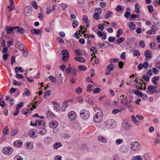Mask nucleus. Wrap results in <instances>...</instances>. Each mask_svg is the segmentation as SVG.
<instances>
[{
    "mask_svg": "<svg viewBox=\"0 0 160 160\" xmlns=\"http://www.w3.org/2000/svg\"><path fill=\"white\" fill-rule=\"evenodd\" d=\"M141 144L138 142H132L130 143V148L133 151H138L141 149Z\"/></svg>",
    "mask_w": 160,
    "mask_h": 160,
    "instance_id": "f257e3e1",
    "label": "nucleus"
},
{
    "mask_svg": "<svg viewBox=\"0 0 160 160\" xmlns=\"http://www.w3.org/2000/svg\"><path fill=\"white\" fill-rule=\"evenodd\" d=\"M105 125L106 127L109 129L114 128L116 126L115 121L112 119H108L105 122Z\"/></svg>",
    "mask_w": 160,
    "mask_h": 160,
    "instance_id": "f03ea898",
    "label": "nucleus"
},
{
    "mask_svg": "<svg viewBox=\"0 0 160 160\" xmlns=\"http://www.w3.org/2000/svg\"><path fill=\"white\" fill-rule=\"evenodd\" d=\"M80 116L83 119H88L90 115L89 111L85 109L81 110L80 112Z\"/></svg>",
    "mask_w": 160,
    "mask_h": 160,
    "instance_id": "7ed1b4c3",
    "label": "nucleus"
},
{
    "mask_svg": "<svg viewBox=\"0 0 160 160\" xmlns=\"http://www.w3.org/2000/svg\"><path fill=\"white\" fill-rule=\"evenodd\" d=\"M103 113L100 112L98 114H95L93 118V120L95 123H99L102 120V118Z\"/></svg>",
    "mask_w": 160,
    "mask_h": 160,
    "instance_id": "20e7f679",
    "label": "nucleus"
},
{
    "mask_svg": "<svg viewBox=\"0 0 160 160\" xmlns=\"http://www.w3.org/2000/svg\"><path fill=\"white\" fill-rule=\"evenodd\" d=\"M13 151V149L11 147H5L3 148L2 152L3 153L8 156L11 154Z\"/></svg>",
    "mask_w": 160,
    "mask_h": 160,
    "instance_id": "39448f33",
    "label": "nucleus"
},
{
    "mask_svg": "<svg viewBox=\"0 0 160 160\" xmlns=\"http://www.w3.org/2000/svg\"><path fill=\"white\" fill-rule=\"evenodd\" d=\"M68 117L69 119L73 121L77 118L76 113L73 111H71L69 112L68 114Z\"/></svg>",
    "mask_w": 160,
    "mask_h": 160,
    "instance_id": "423d86ee",
    "label": "nucleus"
},
{
    "mask_svg": "<svg viewBox=\"0 0 160 160\" xmlns=\"http://www.w3.org/2000/svg\"><path fill=\"white\" fill-rule=\"evenodd\" d=\"M147 93L149 94H153L155 92V86L149 85L147 88Z\"/></svg>",
    "mask_w": 160,
    "mask_h": 160,
    "instance_id": "0eeeda50",
    "label": "nucleus"
},
{
    "mask_svg": "<svg viewBox=\"0 0 160 160\" xmlns=\"http://www.w3.org/2000/svg\"><path fill=\"white\" fill-rule=\"evenodd\" d=\"M25 14L28 16L31 14L32 12V9L31 7L30 6H27L24 9Z\"/></svg>",
    "mask_w": 160,
    "mask_h": 160,
    "instance_id": "6e6552de",
    "label": "nucleus"
},
{
    "mask_svg": "<svg viewBox=\"0 0 160 160\" xmlns=\"http://www.w3.org/2000/svg\"><path fill=\"white\" fill-rule=\"evenodd\" d=\"M122 126L123 129L125 130H129L130 129V125L127 122H123L122 123Z\"/></svg>",
    "mask_w": 160,
    "mask_h": 160,
    "instance_id": "1a4fd4ad",
    "label": "nucleus"
},
{
    "mask_svg": "<svg viewBox=\"0 0 160 160\" xmlns=\"http://www.w3.org/2000/svg\"><path fill=\"white\" fill-rule=\"evenodd\" d=\"M58 125V123L56 120L52 121L49 123V126L52 128H55Z\"/></svg>",
    "mask_w": 160,
    "mask_h": 160,
    "instance_id": "9d476101",
    "label": "nucleus"
},
{
    "mask_svg": "<svg viewBox=\"0 0 160 160\" xmlns=\"http://www.w3.org/2000/svg\"><path fill=\"white\" fill-rule=\"evenodd\" d=\"M18 28V26L8 27L7 26L6 27V30L7 31V34H9L11 33L13 30L16 29Z\"/></svg>",
    "mask_w": 160,
    "mask_h": 160,
    "instance_id": "9b49d317",
    "label": "nucleus"
},
{
    "mask_svg": "<svg viewBox=\"0 0 160 160\" xmlns=\"http://www.w3.org/2000/svg\"><path fill=\"white\" fill-rule=\"evenodd\" d=\"M99 141L103 143H105L107 142L106 138L102 135L99 136L98 137Z\"/></svg>",
    "mask_w": 160,
    "mask_h": 160,
    "instance_id": "f8f14e48",
    "label": "nucleus"
},
{
    "mask_svg": "<svg viewBox=\"0 0 160 160\" xmlns=\"http://www.w3.org/2000/svg\"><path fill=\"white\" fill-rule=\"evenodd\" d=\"M52 141V138L50 137H47L45 138L44 140V142L46 144H50Z\"/></svg>",
    "mask_w": 160,
    "mask_h": 160,
    "instance_id": "ddd939ff",
    "label": "nucleus"
},
{
    "mask_svg": "<svg viewBox=\"0 0 160 160\" xmlns=\"http://www.w3.org/2000/svg\"><path fill=\"white\" fill-rule=\"evenodd\" d=\"M144 54L145 56L148 58H152L151 56L152 53L151 51L150 50H148L145 51Z\"/></svg>",
    "mask_w": 160,
    "mask_h": 160,
    "instance_id": "4468645a",
    "label": "nucleus"
},
{
    "mask_svg": "<svg viewBox=\"0 0 160 160\" xmlns=\"http://www.w3.org/2000/svg\"><path fill=\"white\" fill-rule=\"evenodd\" d=\"M52 103L54 105V110L57 112L59 110L60 107L59 104L55 102H53Z\"/></svg>",
    "mask_w": 160,
    "mask_h": 160,
    "instance_id": "2eb2a0df",
    "label": "nucleus"
},
{
    "mask_svg": "<svg viewBox=\"0 0 160 160\" xmlns=\"http://www.w3.org/2000/svg\"><path fill=\"white\" fill-rule=\"evenodd\" d=\"M13 144L15 146L20 147L22 146V142L21 140H19L17 141H15L13 142Z\"/></svg>",
    "mask_w": 160,
    "mask_h": 160,
    "instance_id": "dca6fc26",
    "label": "nucleus"
},
{
    "mask_svg": "<svg viewBox=\"0 0 160 160\" xmlns=\"http://www.w3.org/2000/svg\"><path fill=\"white\" fill-rule=\"evenodd\" d=\"M122 97H123V98H122L121 100V102L122 104L124 106L126 105L127 104V98L126 97H124V96L123 95H122Z\"/></svg>",
    "mask_w": 160,
    "mask_h": 160,
    "instance_id": "f3484780",
    "label": "nucleus"
},
{
    "mask_svg": "<svg viewBox=\"0 0 160 160\" xmlns=\"http://www.w3.org/2000/svg\"><path fill=\"white\" fill-rule=\"evenodd\" d=\"M151 158L148 154H145L142 157V160H151Z\"/></svg>",
    "mask_w": 160,
    "mask_h": 160,
    "instance_id": "a211bd4d",
    "label": "nucleus"
},
{
    "mask_svg": "<svg viewBox=\"0 0 160 160\" xmlns=\"http://www.w3.org/2000/svg\"><path fill=\"white\" fill-rule=\"evenodd\" d=\"M131 119L133 121V122L137 126H138L139 125V123L138 121L135 116L134 115H132L131 116Z\"/></svg>",
    "mask_w": 160,
    "mask_h": 160,
    "instance_id": "6ab92c4d",
    "label": "nucleus"
},
{
    "mask_svg": "<svg viewBox=\"0 0 160 160\" xmlns=\"http://www.w3.org/2000/svg\"><path fill=\"white\" fill-rule=\"evenodd\" d=\"M62 144L60 142H57L55 143L53 145V148L55 149H58V148L61 147Z\"/></svg>",
    "mask_w": 160,
    "mask_h": 160,
    "instance_id": "aec40b11",
    "label": "nucleus"
},
{
    "mask_svg": "<svg viewBox=\"0 0 160 160\" xmlns=\"http://www.w3.org/2000/svg\"><path fill=\"white\" fill-rule=\"evenodd\" d=\"M14 70L16 73H17L19 72V71H20L21 72H23L24 70H23V68L21 67H16L14 68Z\"/></svg>",
    "mask_w": 160,
    "mask_h": 160,
    "instance_id": "412c9836",
    "label": "nucleus"
},
{
    "mask_svg": "<svg viewBox=\"0 0 160 160\" xmlns=\"http://www.w3.org/2000/svg\"><path fill=\"white\" fill-rule=\"evenodd\" d=\"M31 32L33 34L38 35L40 33V31L39 29H32L31 30Z\"/></svg>",
    "mask_w": 160,
    "mask_h": 160,
    "instance_id": "4be33fe9",
    "label": "nucleus"
},
{
    "mask_svg": "<svg viewBox=\"0 0 160 160\" xmlns=\"http://www.w3.org/2000/svg\"><path fill=\"white\" fill-rule=\"evenodd\" d=\"M112 14V12L109 11L106 13L105 15L104 18L106 19H108L109 17H111Z\"/></svg>",
    "mask_w": 160,
    "mask_h": 160,
    "instance_id": "5701e85b",
    "label": "nucleus"
},
{
    "mask_svg": "<svg viewBox=\"0 0 160 160\" xmlns=\"http://www.w3.org/2000/svg\"><path fill=\"white\" fill-rule=\"evenodd\" d=\"M74 59L77 61L82 62H84L85 61V60L84 58L80 57H75Z\"/></svg>",
    "mask_w": 160,
    "mask_h": 160,
    "instance_id": "b1692460",
    "label": "nucleus"
},
{
    "mask_svg": "<svg viewBox=\"0 0 160 160\" xmlns=\"http://www.w3.org/2000/svg\"><path fill=\"white\" fill-rule=\"evenodd\" d=\"M129 27L132 30H134L136 28L135 24L132 22L130 23L129 25Z\"/></svg>",
    "mask_w": 160,
    "mask_h": 160,
    "instance_id": "393cba45",
    "label": "nucleus"
},
{
    "mask_svg": "<svg viewBox=\"0 0 160 160\" xmlns=\"http://www.w3.org/2000/svg\"><path fill=\"white\" fill-rule=\"evenodd\" d=\"M142 82L141 81L139 83H138L137 85L136 86V88L138 90H142Z\"/></svg>",
    "mask_w": 160,
    "mask_h": 160,
    "instance_id": "a878e982",
    "label": "nucleus"
},
{
    "mask_svg": "<svg viewBox=\"0 0 160 160\" xmlns=\"http://www.w3.org/2000/svg\"><path fill=\"white\" fill-rule=\"evenodd\" d=\"M115 68L114 65L111 64L108 65L107 67V69L109 70V71L112 70Z\"/></svg>",
    "mask_w": 160,
    "mask_h": 160,
    "instance_id": "bb28decb",
    "label": "nucleus"
},
{
    "mask_svg": "<svg viewBox=\"0 0 160 160\" xmlns=\"http://www.w3.org/2000/svg\"><path fill=\"white\" fill-rule=\"evenodd\" d=\"M159 78L158 76H155L152 78V82L154 84H157L156 81H158L159 79Z\"/></svg>",
    "mask_w": 160,
    "mask_h": 160,
    "instance_id": "cd10ccee",
    "label": "nucleus"
},
{
    "mask_svg": "<svg viewBox=\"0 0 160 160\" xmlns=\"http://www.w3.org/2000/svg\"><path fill=\"white\" fill-rule=\"evenodd\" d=\"M23 106V102H21L18 104L16 105V110H19L20 108Z\"/></svg>",
    "mask_w": 160,
    "mask_h": 160,
    "instance_id": "c85d7f7f",
    "label": "nucleus"
},
{
    "mask_svg": "<svg viewBox=\"0 0 160 160\" xmlns=\"http://www.w3.org/2000/svg\"><path fill=\"white\" fill-rule=\"evenodd\" d=\"M151 20L154 23H157L159 22V20L154 16H152L151 18Z\"/></svg>",
    "mask_w": 160,
    "mask_h": 160,
    "instance_id": "c756f323",
    "label": "nucleus"
},
{
    "mask_svg": "<svg viewBox=\"0 0 160 160\" xmlns=\"http://www.w3.org/2000/svg\"><path fill=\"white\" fill-rule=\"evenodd\" d=\"M36 130L35 129H32L29 132V135L31 137L35 135V133Z\"/></svg>",
    "mask_w": 160,
    "mask_h": 160,
    "instance_id": "7c9ffc66",
    "label": "nucleus"
},
{
    "mask_svg": "<svg viewBox=\"0 0 160 160\" xmlns=\"http://www.w3.org/2000/svg\"><path fill=\"white\" fill-rule=\"evenodd\" d=\"M9 132V130L8 126H6L3 129L2 132L3 135H7Z\"/></svg>",
    "mask_w": 160,
    "mask_h": 160,
    "instance_id": "2f4dec72",
    "label": "nucleus"
},
{
    "mask_svg": "<svg viewBox=\"0 0 160 160\" xmlns=\"http://www.w3.org/2000/svg\"><path fill=\"white\" fill-rule=\"evenodd\" d=\"M37 125H42L43 124V126L45 123V122L43 120H35Z\"/></svg>",
    "mask_w": 160,
    "mask_h": 160,
    "instance_id": "473e14b6",
    "label": "nucleus"
},
{
    "mask_svg": "<svg viewBox=\"0 0 160 160\" xmlns=\"http://www.w3.org/2000/svg\"><path fill=\"white\" fill-rule=\"evenodd\" d=\"M51 91L49 90H46L44 93V98H47V96H49L51 94Z\"/></svg>",
    "mask_w": 160,
    "mask_h": 160,
    "instance_id": "72a5a7b5",
    "label": "nucleus"
},
{
    "mask_svg": "<svg viewBox=\"0 0 160 160\" xmlns=\"http://www.w3.org/2000/svg\"><path fill=\"white\" fill-rule=\"evenodd\" d=\"M26 91H24L23 93V96L24 97L25 95L29 96L30 95V92L29 90H28L27 88H25Z\"/></svg>",
    "mask_w": 160,
    "mask_h": 160,
    "instance_id": "f704fd0d",
    "label": "nucleus"
},
{
    "mask_svg": "<svg viewBox=\"0 0 160 160\" xmlns=\"http://www.w3.org/2000/svg\"><path fill=\"white\" fill-rule=\"evenodd\" d=\"M151 29L149 30H148L147 32V33H148L149 34H152L153 33L152 32H155V30L154 29V26H152L151 27Z\"/></svg>",
    "mask_w": 160,
    "mask_h": 160,
    "instance_id": "c9c22d12",
    "label": "nucleus"
},
{
    "mask_svg": "<svg viewBox=\"0 0 160 160\" xmlns=\"http://www.w3.org/2000/svg\"><path fill=\"white\" fill-rule=\"evenodd\" d=\"M78 68L79 70L85 71L87 69V68L84 66L80 65L78 67Z\"/></svg>",
    "mask_w": 160,
    "mask_h": 160,
    "instance_id": "e433bc0d",
    "label": "nucleus"
},
{
    "mask_svg": "<svg viewBox=\"0 0 160 160\" xmlns=\"http://www.w3.org/2000/svg\"><path fill=\"white\" fill-rule=\"evenodd\" d=\"M132 160H142V156L138 155L136 156L133 157L132 158Z\"/></svg>",
    "mask_w": 160,
    "mask_h": 160,
    "instance_id": "4c0bfd02",
    "label": "nucleus"
},
{
    "mask_svg": "<svg viewBox=\"0 0 160 160\" xmlns=\"http://www.w3.org/2000/svg\"><path fill=\"white\" fill-rule=\"evenodd\" d=\"M13 84L14 86H20L21 85V83L17 81L16 80L14 79L13 80Z\"/></svg>",
    "mask_w": 160,
    "mask_h": 160,
    "instance_id": "58836bf2",
    "label": "nucleus"
},
{
    "mask_svg": "<svg viewBox=\"0 0 160 160\" xmlns=\"http://www.w3.org/2000/svg\"><path fill=\"white\" fill-rule=\"evenodd\" d=\"M125 106L128 108L130 112H132L133 111L134 108L132 106L130 105H128L127 104Z\"/></svg>",
    "mask_w": 160,
    "mask_h": 160,
    "instance_id": "ea45409f",
    "label": "nucleus"
},
{
    "mask_svg": "<svg viewBox=\"0 0 160 160\" xmlns=\"http://www.w3.org/2000/svg\"><path fill=\"white\" fill-rule=\"evenodd\" d=\"M134 93L138 97H141L142 95V92L138 90H136L134 92Z\"/></svg>",
    "mask_w": 160,
    "mask_h": 160,
    "instance_id": "a19ab883",
    "label": "nucleus"
},
{
    "mask_svg": "<svg viewBox=\"0 0 160 160\" xmlns=\"http://www.w3.org/2000/svg\"><path fill=\"white\" fill-rule=\"evenodd\" d=\"M26 147L27 148L30 149H32L33 148L32 144L29 142L26 143Z\"/></svg>",
    "mask_w": 160,
    "mask_h": 160,
    "instance_id": "79ce46f5",
    "label": "nucleus"
},
{
    "mask_svg": "<svg viewBox=\"0 0 160 160\" xmlns=\"http://www.w3.org/2000/svg\"><path fill=\"white\" fill-rule=\"evenodd\" d=\"M122 30L121 29H119L117 32L116 37L118 38L120 37V35L122 33Z\"/></svg>",
    "mask_w": 160,
    "mask_h": 160,
    "instance_id": "37998d69",
    "label": "nucleus"
},
{
    "mask_svg": "<svg viewBox=\"0 0 160 160\" xmlns=\"http://www.w3.org/2000/svg\"><path fill=\"white\" fill-rule=\"evenodd\" d=\"M125 40V39L124 38L121 37L117 40L116 41V43L117 44H119L124 41Z\"/></svg>",
    "mask_w": 160,
    "mask_h": 160,
    "instance_id": "c03bdc74",
    "label": "nucleus"
},
{
    "mask_svg": "<svg viewBox=\"0 0 160 160\" xmlns=\"http://www.w3.org/2000/svg\"><path fill=\"white\" fill-rule=\"evenodd\" d=\"M17 29V31L20 33V34H22L24 32V30L23 28H19L18 27V28H16Z\"/></svg>",
    "mask_w": 160,
    "mask_h": 160,
    "instance_id": "a18cd8bd",
    "label": "nucleus"
},
{
    "mask_svg": "<svg viewBox=\"0 0 160 160\" xmlns=\"http://www.w3.org/2000/svg\"><path fill=\"white\" fill-rule=\"evenodd\" d=\"M48 78L51 80L52 82L55 83L56 82V78L52 76H49L48 77Z\"/></svg>",
    "mask_w": 160,
    "mask_h": 160,
    "instance_id": "49530a36",
    "label": "nucleus"
},
{
    "mask_svg": "<svg viewBox=\"0 0 160 160\" xmlns=\"http://www.w3.org/2000/svg\"><path fill=\"white\" fill-rule=\"evenodd\" d=\"M119 62V60L117 58H114L113 59L112 58L111 59L109 60L110 62L112 64L113 62Z\"/></svg>",
    "mask_w": 160,
    "mask_h": 160,
    "instance_id": "de8ad7c7",
    "label": "nucleus"
},
{
    "mask_svg": "<svg viewBox=\"0 0 160 160\" xmlns=\"http://www.w3.org/2000/svg\"><path fill=\"white\" fill-rule=\"evenodd\" d=\"M94 110L96 112L95 114H98V113L100 112H102L101 109L99 107H96L94 108Z\"/></svg>",
    "mask_w": 160,
    "mask_h": 160,
    "instance_id": "09e8293b",
    "label": "nucleus"
},
{
    "mask_svg": "<svg viewBox=\"0 0 160 160\" xmlns=\"http://www.w3.org/2000/svg\"><path fill=\"white\" fill-rule=\"evenodd\" d=\"M47 132L46 129L45 128L43 129L42 131L39 132V134L42 136H43L45 135Z\"/></svg>",
    "mask_w": 160,
    "mask_h": 160,
    "instance_id": "8fccbe9b",
    "label": "nucleus"
},
{
    "mask_svg": "<svg viewBox=\"0 0 160 160\" xmlns=\"http://www.w3.org/2000/svg\"><path fill=\"white\" fill-rule=\"evenodd\" d=\"M115 142L117 145H119L123 142V140L122 139H118L116 140Z\"/></svg>",
    "mask_w": 160,
    "mask_h": 160,
    "instance_id": "3c124183",
    "label": "nucleus"
},
{
    "mask_svg": "<svg viewBox=\"0 0 160 160\" xmlns=\"http://www.w3.org/2000/svg\"><path fill=\"white\" fill-rule=\"evenodd\" d=\"M133 54L135 56H138L140 55V52L138 50H135L134 51Z\"/></svg>",
    "mask_w": 160,
    "mask_h": 160,
    "instance_id": "603ef678",
    "label": "nucleus"
},
{
    "mask_svg": "<svg viewBox=\"0 0 160 160\" xmlns=\"http://www.w3.org/2000/svg\"><path fill=\"white\" fill-rule=\"evenodd\" d=\"M142 78H143L146 82H148L149 80V77L147 75H143Z\"/></svg>",
    "mask_w": 160,
    "mask_h": 160,
    "instance_id": "864d4df0",
    "label": "nucleus"
},
{
    "mask_svg": "<svg viewBox=\"0 0 160 160\" xmlns=\"http://www.w3.org/2000/svg\"><path fill=\"white\" fill-rule=\"evenodd\" d=\"M122 111V109L118 110V109H115L112 110V112L113 114H116L118 112H121V111Z\"/></svg>",
    "mask_w": 160,
    "mask_h": 160,
    "instance_id": "5fc2aeb1",
    "label": "nucleus"
},
{
    "mask_svg": "<svg viewBox=\"0 0 160 160\" xmlns=\"http://www.w3.org/2000/svg\"><path fill=\"white\" fill-rule=\"evenodd\" d=\"M155 92L159 93L160 92V85H158L155 86Z\"/></svg>",
    "mask_w": 160,
    "mask_h": 160,
    "instance_id": "6e6d98bb",
    "label": "nucleus"
},
{
    "mask_svg": "<svg viewBox=\"0 0 160 160\" xmlns=\"http://www.w3.org/2000/svg\"><path fill=\"white\" fill-rule=\"evenodd\" d=\"M18 132V131L17 129L13 130L11 133V136H14L16 135Z\"/></svg>",
    "mask_w": 160,
    "mask_h": 160,
    "instance_id": "4d7b16f0",
    "label": "nucleus"
},
{
    "mask_svg": "<svg viewBox=\"0 0 160 160\" xmlns=\"http://www.w3.org/2000/svg\"><path fill=\"white\" fill-rule=\"evenodd\" d=\"M82 91V88L80 87L78 88L76 90V92L78 94H80Z\"/></svg>",
    "mask_w": 160,
    "mask_h": 160,
    "instance_id": "13d9d810",
    "label": "nucleus"
},
{
    "mask_svg": "<svg viewBox=\"0 0 160 160\" xmlns=\"http://www.w3.org/2000/svg\"><path fill=\"white\" fill-rule=\"evenodd\" d=\"M69 57V54L62 56V59L64 62H66L67 61L68 58Z\"/></svg>",
    "mask_w": 160,
    "mask_h": 160,
    "instance_id": "bf43d9fd",
    "label": "nucleus"
},
{
    "mask_svg": "<svg viewBox=\"0 0 160 160\" xmlns=\"http://www.w3.org/2000/svg\"><path fill=\"white\" fill-rule=\"evenodd\" d=\"M141 97H142V100H147L148 97L147 94H143L142 93V96H141Z\"/></svg>",
    "mask_w": 160,
    "mask_h": 160,
    "instance_id": "052dcab7",
    "label": "nucleus"
},
{
    "mask_svg": "<svg viewBox=\"0 0 160 160\" xmlns=\"http://www.w3.org/2000/svg\"><path fill=\"white\" fill-rule=\"evenodd\" d=\"M83 20H84L85 22L88 24L90 22V21L88 19V17L86 15H84L83 16Z\"/></svg>",
    "mask_w": 160,
    "mask_h": 160,
    "instance_id": "680f3d73",
    "label": "nucleus"
},
{
    "mask_svg": "<svg viewBox=\"0 0 160 160\" xmlns=\"http://www.w3.org/2000/svg\"><path fill=\"white\" fill-rule=\"evenodd\" d=\"M93 17L94 19L95 20H97L99 18V15L95 13L93 14Z\"/></svg>",
    "mask_w": 160,
    "mask_h": 160,
    "instance_id": "e2e57ef3",
    "label": "nucleus"
},
{
    "mask_svg": "<svg viewBox=\"0 0 160 160\" xmlns=\"http://www.w3.org/2000/svg\"><path fill=\"white\" fill-rule=\"evenodd\" d=\"M100 91V89L99 88H95L93 89V92L94 93H97Z\"/></svg>",
    "mask_w": 160,
    "mask_h": 160,
    "instance_id": "0e129e2a",
    "label": "nucleus"
},
{
    "mask_svg": "<svg viewBox=\"0 0 160 160\" xmlns=\"http://www.w3.org/2000/svg\"><path fill=\"white\" fill-rule=\"evenodd\" d=\"M62 157L60 155H58L54 158V160H61Z\"/></svg>",
    "mask_w": 160,
    "mask_h": 160,
    "instance_id": "69168bd1",
    "label": "nucleus"
},
{
    "mask_svg": "<svg viewBox=\"0 0 160 160\" xmlns=\"http://www.w3.org/2000/svg\"><path fill=\"white\" fill-rule=\"evenodd\" d=\"M14 160H23V159L21 157L17 155L14 157Z\"/></svg>",
    "mask_w": 160,
    "mask_h": 160,
    "instance_id": "338daca9",
    "label": "nucleus"
},
{
    "mask_svg": "<svg viewBox=\"0 0 160 160\" xmlns=\"http://www.w3.org/2000/svg\"><path fill=\"white\" fill-rule=\"evenodd\" d=\"M112 160H118V156L117 154H114L112 157Z\"/></svg>",
    "mask_w": 160,
    "mask_h": 160,
    "instance_id": "774afa93",
    "label": "nucleus"
}]
</instances>
